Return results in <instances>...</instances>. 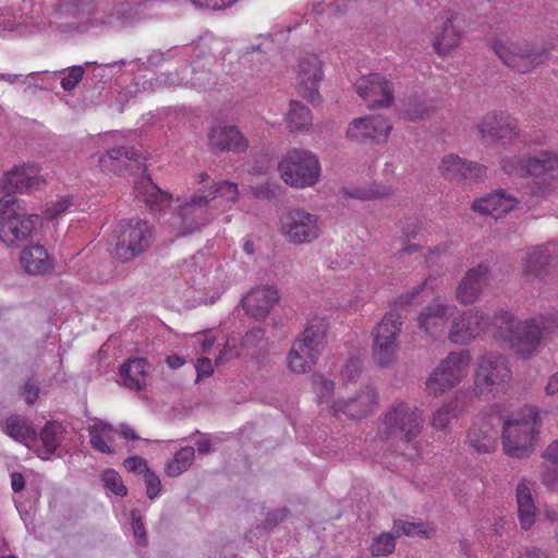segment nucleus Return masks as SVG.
I'll return each instance as SVG.
<instances>
[{
	"label": "nucleus",
	"instance_id": "obj_1",
	"mask_svg": "<svg viewBox=\"0 0 558 558\" xmlns=\"http://www.w3.org/2000/svg\"><path fill=\"white\" fill-rule=\"evenodd\" d=\"M495 337L504 341L522 359L532 356L542 339L558 327V315L519 319L511 312L501 310L494 316Z\"/></svg>",
	"mask_w": 558,
	"mask_h": 558
},
{
	"label": "nucleus",
	"instance_id": "obj_2",
	"mask_svg": "<svg viewBox=\"0 0 558 558\" xmlns=\"http://www.w3.org/2000/svg\"><path fill=\"white\" fill-rule=\"evenodd\" d=\"M424 427L423 411L404 401H395L379 416V434L383 439L400 437L409 447L402 454L408 460L421 456V446L416 438Z\"/></svg>",
	"mask_w": 558,
	"mask_h": 558
},
{
	"label": "nucleus",
	"instance_id": "obj_3",
	"mask_svg": "<svg viewBox=\"0 0 558 558\" xmlns=\"http://www.w3.org/2000/svg\"><path fill=\"white\" fill-rule=\"evenodd\" d=\"M538 409L524 405L505 417L501 442L505 453L511 458H527L534 451L541 432Z\"/></svg>",
	"mask_w": 558,
	"mask_h": 558
},
{
	"label": "nucleus",
	"instance_id": "obj_4",
	"mask_svg": "<svg viewBox=\"0 0 558 558\" xmlns=\"http://www.w3.org/2000/svg\"><path fill=\"white\" fill-rule=\"evenodd\" d=\"M512 372L507 359L497 352H486L478 357L473 378V392L477 397L495 399L510 388Z\"/></svg>",
	"mask_w": 558,
	"mask_h": 558
},
{
	"label": "nucleus",
	"instance_id": "obj_5",
	"mask_svg": "<svg viewBox=\"0 0 558 558\" xmlns=\"http://www.w3.org/2000/svg\"><path fill=\"white\" fill-rule=\"evenodd\" d=\"M493 49L501 62L518 73L526 74L544 63L551 46H535L525 39H497Z\"/></svg>",
	"mask_w": 558,
	"mask_h": 558
},
{
	"label": "nucleus",
	"instance_id": "obj_6",
	"mask_svg": "<svg viewBox=\"0 0 558 558\" xmlns=\"http://www.w3.org/2000/svg\"><path fill=\"white\" fill-rule=\"evenodd\" d=\"M403 319L397 312L386 313L371 332L372 359L376 366L387 368L392 366L399 356V337L402 330Z\"/></svg>",
	"mask_w": 558,
	"mask_h": 558
},
{
	"label": "nucleus",
	"instance_id": "obj_7",
	"mask_svg": "<svg viewBox=\"0 0 558 558\" xmlns=\"http://www.w3.org/2000/svg\"><path fill=\"white\" fill-rule=\"evenodd\" d=\"M39 223V216L26 213L25 204L15 196L0 199V241L14 245L26 240Z\"/></svg>",
	"mask_w": 558,
	"mask_h": 558
},
{
	"label": "nucleus",
	"instance_id": "obj_8",
	"mask_svg": "<svg viewBox=\"0 0 558 558\" xmlns=\"http://www.w3.org/2000/svg\"><path fill=\"white\" fill-rule=\"evenodd\" d=\"M472 361L468 350L452 351L439 361L425 381L428 396L438 398L460 385Z\"/></svg>",
	"mask_w": 558,
	"mask_h": 558
},
{
	"label": "nucleus",
	"instance_id": "obj_9",
	"mask_svg": "<svg viewBox=\"0 0 558 558\" xmlns=\"http://www.w3.org/2000/svg\"><path fill=\"white\" fill-rule=\"evenodd\" d=\"M114 257L129 263L143 255L151 245L154 234L146 220L132 218L121 221L116 230Z\"/></svg>",
	"mask_w": 558,
	"mask_h": 558
},
{
	"label": "nucleus",
	"instance_id": "obj_10",
	"mask_svg": "<svg viewBox=\"0 0 558 558\" xmlns=\"http://www.w3.org/2000/svg\"><path fill=\"white\" fill-rule=\"evenodd\" d=\"M214 196L213 193L205 194V191L199 189L189 201L179 204L171 222L177 235L184 236L201 231L213 221L215 214L209 205Z\"/></svg>",
	"mask_w": 558,
	"mask_h": 558
},
{
	"label": "nucleus",
	"instance_id": "obj_11",
	"mask_svg": "<svg viewBox=\"0 0 558 558\" xmlns=\"http://www.w3.org/2000/svg\"><path fill=\"white\" fill-rule=\"evenodd\" d=\"M326 342L324 326H310L294 340L289 354L288 367L291 372H310L318 362Z\"/></svg>",
	"mask_w": 558,
	"mask_h": 558
},
{
	"label": "nucleus",
	"instance_id": "obj_12",
	"mask_svg": "<svg viewBox=\"0 0 558 558\" xmlns=\"http://www.w3.org/2000/svg\"><path fill=\"white\" fill-rule=\"evenodd\" d=\"M278 170L287 184L295 187H307L318 181L320 163L312 151L292 149L279 162Z\"/></svg>",
	"mask_w": 558,
	"mask_h": 558
},
{
	"label": "nucleus",
	"instance_id": "obj_13",
	"mask_svg": "<svg viewBox=\"0 0 558 558\" xmlns=\"http://www.w3.org/2000/svg\"><path fill=\"white\" fill-rule=\"evenodd\" d=\"M500 167L510 177L538 178L558 169V154L542 150L533 157L507 156L500 160Z\"/></svg>",
	"mask_w": 558,
	"mask_h": 558
},
{
	"label": "nucleus",
	"instance_id": "obj_14",
	"mask_svg": "<svg viewBox=\"0 0 558 558\" xmlns=\"http://www.w3.org/2000/svg\"><path fill=\"white\" fill-rule=\"evenodd\" d=\"M280 231L290 243H311L320 235L319 219L304 209H290L280 217Z\"/></svg>",
	"mask_w": 558,
	"mask_h": 558
},
{
	"label": "nucleus",
	"instance_id": "obj_15",
	"mask_svg": "<svg viewBox=\"0 0 558 558\" xmlns=\"http://www.w3.org/2000/svg\"><path fill=\"white\" fill-rule=\"evenodd\" d=\"M392 124L381 114H369L352 120L347 129V137L359 144H386L389 140Z\"/></svg>",
	"mask_w": 558,
	"mask_h": 558
},
{
	"label": "nucleus",
	"instance_id": "obj_16",
	"mask_svg": "<svg viewBox=\"0 0 558 558\" xmlns=\"http://www.w3.org/2000/svg\"><path fill=\"white\" fill-rule=\"evenodd\" d=\"M494 320L487 314L477 308L462 312L451 322L448 338L458 345H466L482 333L486 332Z\"/></svg>",
	"mask_w": 558,
	"mask_h": 558
},
{
	"label": "nucleus",
	"instance_id": "obj_17",
	"mask_svg": "<svg viewBox=\"0 0 558 558\" xmlns=\"http://www.w3.org/2000/svg\"><path fill=\"white\" fill-rule=\"evenodd\" d=\"M478 133L486 143H513L520 134L517 120L505 112H488L477 124Z\"/></svg>",
	"mask_w": 558,
	"mask_h": 558
},
{
	"label": "nucleus",
	"instance_id": "obj_18",
	"mask_svg": "<svg viewBox=\"0 0 558 558\" xmlns=\"http://www.w3.org/2000/svg\"><path fill=\"white\" fill-rule=\"evenodd\" d=\"M355 89L368 109L390 107L395 99L391 83L379 73L360 77L355 83Z\"/></svg>",
	"mask_w": 558,
	"mask_h": 558
},
{
	"label": "nucleus",
	"instance_id": "obj_19",
	"mask_svg": "<svg viewBox=\"0 0 558 558\" xmlns=\"http://www.w3.org/2000/svg\"><path fill=\"white\" fill-rule=\"evenodd\" d=\"M378 407L377 391L371 387L365 386L352 398L338 400L329 405L331 415L338 420L342 416L352 420H360L371 415Z\"/></svg>",
	"mask_w": 558,
	"mask_h": 558
},
{
	"label": "nucleus",
	"instance_id": "obj_20",
	"mask_svg": "<svg viewBox=\"0 0 558 558\" xmlns=\"http://www.w3.org/2000/svg\"><path fill=\"white\" fill-rule=\"evenodd\" d=\"M40 168L35 162H25L14 166L7 171L0 181V190L7 195L13 196V193H27L38 190L44 183L39 174Z\"/></svg>",
	"mask_w": 558,
	"mask_h": 558
},
{
	"label": "nucleus",
	"instance_id": "obj_21",
	"mask_svg": "<svg viewBox=\"0 0 558 558\" xmlns=\"http://www.w3.org/2000/svg\"><path fill=\"white\" fill-rule=\"evenodd\" d=\"M322 62L315 54L302 58L296 68V87L299 94L314 102L319 99V83L323 80Z\"/></svg>",
	"mask_w": 558,
	"mask_h": 558
},
{
	"label": "nucleus",
	"instance_id": "obj_22",
	"mask_svg": "<svg viewBox=\"0 0 558 558\" xmlns=\"http://www.w3.org/2000/svg\"><path fill=\"white\" fill-rule=\"evenodd\" d=\"M489 279V266L486 263H480L477 266L470 268L456 289V299L462 305L475 303Z\"/></svg>",
	"mask_w": 558,
	"mask_h": 558
},
{
	"label": "nucleus",
	"instance_id": "obj_23",
	"mask_svg": "<svg viewBox=\"0 0 558 558\" xmlns=\"http://www.w3.org/2000/svg\"><path fill=\"white\" fill-rule=\"evenodd\" d=\"M438 170L446 180L465 182L481 180L485 175L486 167L449 154L444 156Z\"/></svg>",
	"mask_w": 558,
	"mask_h": 558
},
{
	"label": "nucleus",
	"instance_id": "obj_24",
	"mask_svg": "<svg viewBox=\"0 0 558 558\" xmlns=\"http://www.w3.org/2000/svg\"><path fill=\"white\" fill-rule=\"evenodd\" d=\"M278 301L279 294L275 286H257L242 299V306L247 316L263 319Z\"/></svg>",
	"mask_w": 558,
	"mask_h": 558
},
{
	"label": "nucleus",
	"instance_id": "obj_25",
	"mask_svg": "<svg viewBox=\"0 0 558 558\" xmlns=\"http://www.w3.org/2000/svg\"><path fill=\"white\" fill-rule=\"evenodd\" d=\"M456 19L453 13H447L433 33L432 46L434 51L440 57L449 54L461 41L462 34L454 25Z\"/></svg>",
	"mask_w": 558,
	"mask_h": 558
},
{
	"label": "nucleus",
	"instance_id": "obj_26",
	"mask_svg": "<svg viewBox=\"0 0 558 558\" xmlns=\"http://www.w3.org/2000/svg\"><path fill=\"white\" fill-rule=\"evenodd\" d=\"M448 305L440 299H434L418 315V328L433 338L442 333L447 324Z\"/></svg>",
	"mask_w": 558,
	"mask_h": 558
},
{
	"label": "nucleus",
	"instance_id": "obj_27",
	"mask_svg": "<svg viewBox=\"0 0 558 558\" xmlns=\"http://www.w3.org/2000/svg\"><path fill=\"white\" fill-rule=\"evenodd\" d=\"M517 204L518 199L513 195L499 190L485 197L475 199L472 208L474 211L498 219L512 210Z\"/></svg>",
	"mask_w": 558,
	"mask_h": 558
},
{
	"label": "nucleus",
	"instance_id": "obj_28",
	"mask_svg": "<svg viewBox=\"0 0 558 558\" xmlns=\"http://www.w3.org/2000/svg\"><path fill=\"white\" fill-rule=\"evenodd\" d=\"M209 145L219 151H243L247 148V141L235 126L216 125L208 134Z\"/></svg>",
	"mask_w": 558,
	"mask_h": 558
},
{
	"label": "nucleus",
	"instance_id": "obj_29",
	"mask_svg": "<svg viewBox=\"0 0 558 558\" xmlns=\"http://www.w3.org/2000/svg\"><path fill=\"white\" fill-rule=\"evenodd\" d=\"M553 245L534 248L522 264V277L526 280L544 278L554 263H558V256H554Z\"/></svg>",
	"mask_w": 558,
	"mask_h": 558
},
{
	"label": "nucleus",
	"instance_id": "obj_30",
	"mask_svg": "<svg viewBox=\"0 0 558 558\" xmlns=\"http://www.w3.org/2000/svg\"><path fill=\"white\" fill-rule=\"evenodd\" d=\"M134 191L136 197L143 202L154 211H162L170 206L172 195L166 191L160 190L149 177H142L135 182Z\"/></svg>",
	"mask_w": 558,
	"mask_h": 558
},
{
	"label": "nucleus",
	"instance_id": "obj_31",
	"mask_svg": "<svg viewBox=\"0 0 558 558\" xmlns=\"http://www.w3.org/2000/svg\"><path fill=\"white\" fill-rule=\"evenodd\" d=\"M149 366L145 357H130L124 361L119 369L124 387L131 390H143L146 387Z\"/></svg>",
	"mask_w": 558,
	"mask_h": 558
},
{
	"label": "nucleus",
	"instance_id": "obj_32",
	"mask_svg": "<svg viewBox=\"0 0 558 558\" xmlns=\"http://www.w3.org/2000/svg\"><path fill=\"white\" fill-rule=\"evenodd\" d=\"M20 262L25 271L33 276H43L48 274L53 262L47 250L39 244L29 245L23 248Z\"/></svg>",
	"mask_w": 558,
	"mask_h": 558
},
{
	"label": "nucleus",
	"instance_id": "obj_33",
	"mask_svg": "<svg viewBox=\"0 0 558 558\" xmlns=\"http://www.w3.org/2000/svg\"><path fill=\"white\" fill-rule=\"evenodd\" d=\"M138 153L133 147L121 146L109 149L99 158L102 170L121 174L131 168L132 163H138Z\"/></svg>",
	"mask_w": 558,
	"mask_h": 558
},
{
	"label": "nucleus",
	"instance_id": "obj_34",
	"mask_svg": "<svg viewBox=\"0 0 558 558\" xmlns=\"http://www.w3.org/2000/svg\"><path fill=\"white\" fill-rule=\"evenodd\" d=\"M64 428L61 423L49 421L43 427L39 434L40 446L37 447L36 453L41 460H49L50 457L59 448Z\"/></svg>",
	"mask_w": 558,
	"mask_h": 558
},
{
	"label": "nucleus",
	"instance_id": "obj_35",
	"mask_svg": "<svg viewBox=\"0 0 558 558\" xmlns=\"http://www.w3.org/2000/svg\"><path fill=\"white\" fill-rule=\"evenodd\" d=\"M4 432L7 435L15 439L16 441L22 442L28 448L32 445L37 442V432L32 425V423L21 416V415H11L5 420Z\"/></svg>",
	"mask_w": 558,
	"mask_h": 558
},
{
	"label": "nucleus",
	"instance_id": "obj_36",
	"mask_svg": "<svg viewBox=\"0 0 558 558\" xmlns=\"http://www.w3.org/2000/svg\"><path fill=\"white\" fill-rule=\"evenodd\" d=\"M90 446L106 454H112L116 452L114 448L111 447V442L116 436V429L108 423L97 421L87 428Z\"/></svg>",
	"mask_w": 558,
	"mask_h": 558
},
{
	"label": "nucleus",
	"instance_id": "obj_37",
	"mask_svg": "<svg viewBox=\"0 0 558 558\" xmlns=\"http://www.w3.org/2000/svg\"><path fill=\"white\" fill-rule=\"evenodd\" d=\"M265 338V330L260 327L250 329L241 339L240 348L234 345V339H228L223 350L217 356V362L228 355L229 357H238L245 354L248 349L256 348Z\"/></svg>",
	"mask_w": 558,
	"mask_h": 558
},
{
	"label": "nucleus",
	"instance_id": "obj_38",
	"mask_svg": "<svg viewBox=\"0 0 558 558\" xmlns=\"http://www.w3.org/2000/svg\"><path fill=\"white\" fill-rule=\"evenodd\" d=\"M468 442L477 452H490L495 448L496 432L488 423H474L468 433Z\"/></svg>",
	"mask_w": 558,
	"mask_h": 558
},
{
	"label": "nucleus",
	"instance_id": "obj_39",
	"mask_svg": "<svg viewBox=\"0 0 558 558\" xmlns=\"http://www.w3.org/2000/svg\"><path fill=\"white\" fill-rule=\"evenodd\" d=\"M311 110L300 101L292 100L286 116L287 126L290 131L307 130L312 125Z\"/></svg>",
	"mask_w": 558,
	"mask_h": 558
},
{
	"label": "nucleus",
	"instance_id": "obj_40",
	"mask_svg": "<svg viewBox=\"0 0 558 558\" xmlns=\"http://www.w3.org/2000/svg\"><path fill=\"white\" fill-rule=\"evenodd\" d=\"M194 448H181L174 458L166 465L165 472L168 476L175 477L185 472L194 460Z\"/></svg>",
	"mask_w": 558,
	"mask_h": 558
},
{
	"label": "nucleus",
	"instance_id": "obj_41",
	"mask_svg": "<svg viewBox=\"0 0 558 558\" xmlns=\"http://www.w3.org/2000/svg\"><path fill=\"white\" fill-rule=\"evenodd\" d=\"M458 399L451 398L433 414L432 426L436 429H446L457 415Z\"/></svg>",
	"mask_w": 558,
	"mask_h": 558
},
{
	"label": "nucleus",
	"instance_id": "obj_42",
	"mask_svg": "<svg viewBox=\"0 0 558 558\" xmlns=\"http://www.w3.org/2000/svg\"><path fill=\"white\" fill-rule=\"evenodd\" d=\"M203 190L205 191V194L213 193L215 195L213 197V202L217 198H225L228 202H234L239 194L238 185L230 181H221Z\"/></svg>",
	"mask_w": 558,
	"mask_h": 558
},
{
	"label": "nucleus",
	"instance_id": "obj_43",
	"mask_svg": "<svg viewBox=\"0 0 558 558\" xmlns=\"http://www.w3.org/2000/svg\"><path fill=\"white\" fill-rule=\"evenodd\" d=\"M396 535L392 533H381L376 536L369 547L372 556H387L396 548Z\"/></svg>",
	"mask_w": 558,
	"mask_h": 558
},
{
	"label": "nucleus",
	"instance_id": "obj_44",
	"mask_svg": "<svg viewBox=\"0 0 558 558\" xmlns=\"http://www.w3.org/2000/svg\"><path fill=\"white\" fill-rule=\"evenodd\" d=\"M312 384L318 402H329L333 393L335 383L324 375L316 373L312 375Z\"/></svg>",
	"mask_w": 558,
	"mask_h": 558
},
{
	"label": "nucleus",
	"instance_id": "obj_45",
	"mask_svg": "<svg viewBox=\"0 0 558 558\" xmlns=\"http://www.w3.org/2000/svg\"><path fill=\"white\" fill-rule=\"evenodd\" d=\"M390 193L389 189L385 186H380L374 184L368 187H354L347 192V194L352 198H357L361 201H373L378 199L383 196H386Z\"/></svg>",
	"mask_w": 558,
	"mask_h": 558
},
{
	"label": "nucleus",
	"instance_id": "obj_46",
	"mask_svg": "<svg viewBox=\"0 0 558 558\" xmlns=\"http://www.w3.org/2000/svg\"><path fill=\"white\" fill-rule=\"evenodd\" d=\"M104 485L118 496H126L128 489L123 485L121 476L112 469L106 470L101 475Z\"/></svg>",
	"mask_w": 558,
	"mask_h": 558
},
{
	"label": "nucleus",
	"instance_id": "obj_47",
	"mask_svg": "<svg viewBox=\"0 0 558 558\" xmlns=\"http://www.w3.org/2000/svg\"><path fill=\"white\" fill-rule=\"evenodd\" d=\"M538 509L535 502L518 506L519 522L523 530H529L535 523Z\"/></svg>",
	"mask_w": 558,
	"mask_h": 558
},
{
	"label": "nucleus",
	"instance_id": "obj_48",
	"mask_svg": "<svg viewBox=\"0 0 558 558\" xmlns=\"http://www.w3.org/2000/svg\"><path fill=\"white\" fill-rule=\"evenodd\" d=\"M541 481L550 492L558 493V464L543 465Z\"/></svg>",
	"mask_w": 558,
	"mask_h": 558
},
{
	"label": "nucleus",
	"instance_id": "obj_49",
	"mask_svg": "<svg viewBox=\"0 0 558 558\" xmlns=\"http://www.w3.org/2000/svg\"><path fill=\"white\" fill-rule=\"evenodd\" d=\"M393 531H395L396 537H399L401 534H404L408 536L425 534L423 524H416L413 522L401 521V520L395 521Z\"/></svg>",
	"mask_w": 558,
	"mask_h": 558
},
{
	"label": "nucleus",
	"instance_id": "obj_50",
	"mask_svg": "<svg viewBox=\"0 0 558 558\" xmlns=\"http://www.w3.org/2000/svg\"><path fill=\"white\" fill-rule=\"evenodd\" d=\"M84 73L85 70L81 65L70 68L68 75L64 76L60 82L61 87L68 92L74 89L82 81Z\"/></svg>",
	"mask_w": 558,
	"mask_h": 558
},
{
	"label": "nucleus",
	"instance_id": "obj_51",
	"mask_svg": "<svg viewBox=\"0 0 558 558\" xmlns=\"http://www.w3.org/2000/svg\"><path fill=\"white\" fill-rule=\"evenodd\" d=\"M362 371V361L359 357H350L341 368V378L344 381L355 380Z\"/></svg>",
	"mask_w": 558,
	"mask_h": 558
},
{
	"label": "nucleus",
	"instance_id": "obj_52",
	"mask_svg": "<svg viewBox=\"0 0 558 558\" xmlns=\"http://www.w3.org/2000/svg\"><path fill=\"white\" fill-rule=\"evenodd\" d=\"M72 205V198L70 196H62L52 203L44 213L45 218L52 220L68 210Z\"/></svg>",
	"mask_w": 558,
	"mask_h": 558
},
{
	"label": "nucleus",
	"instance_id": "obj_53",
	"mask_svg": "<svg viewBox=\"0 0 558 558\" xmlns=\"http://www.w3.org/2000/svg\"><path fill=\"white\" fill-rule=\"evenodd\" d=\"M131 525L133 530V535L140 545L147 544L146 531L144 527V523L142 521V517L138 510H132L131 512Z\"/></svg>",
	"mask_w": 558,
	"mask_h": 558
},
{
	"label": "nucleus",
	"instance_id": "obj_54",
	"mask_svg": "<svg viewBox=\"0 0 558 558\" xmlns=\"http://www.w3.org/2000/svg\"><path fill=\"white\" fill-rule=\"evenodd\" d=\"M533 486L534 484L527 480L519 482L515 494L518 506L535 502L532 494Z\"/></svg>",
	"mask_w": 558,
	"mask_h": 558
},
{
	"label": "nucleus",
	"instance_id": "obj_55",
	"mask_svg": "<svg viewBox=\"0 0 558 558\" xmlns=\"http://www.w3.org/2000/svg\"><path fill=\"white\" fill-rule=\"evenodd\" d=\"M143 476L146 483V494L148 498H156L161 489V482L159 477L150 469L146 470Z\"/></svg>",
	"mask_w": 558,
	"mask_h": 558
},
{
	"label": "nucleus",
	"instance_id": "obj_56",
	"mask_svg": "<svg viewBox=\"0 0 558 558\" xmlns=\"http://www.w3.org/2000/svg\"><path fill=\"white\" fill-rule=\"evenodd\" d=\"M426 281H422L411 290H408L405 293L400 294L393 302L395 306L403 307L413 303L415 298L418 295L421 291H423Z\"/></svg>",
	"mask_w": 558,
	"mask_h": 558
},
{
	"label": "nucleus",
	"instance_id": "obj_57",
	"mask_svg": "<svg viewBox=\"0 0 558 558\" xmlns=\"http://www.w3.org/2000/svg\"><path fill=\"white\" fill-rule=\"evenodd\" d=\"M194 343L199 347L202 353H209L217 338L211 331H204L193 336Z\"/></svg>",
	"mask_w": 558,
	"mask_h": 558
},
{
	"label": "nucleus",
	"instance_id": "obj_58",
	"mask_svg": "<svg viewBox=\"0 0 558 558\" xmlns=\"http://www.w3.org/2000/svg\"><path fill=\"white\" fill-rule=\"evenodd\" d=\"M124 468L129 472L143 474L146 470H149L147 466L146 460L138 456L129 457L123 462Z\"/></svg>",
	"mask_w": 558,
	"mask_h": 558
},
{
	"label": "nucleus",
	"instance_id": "obj_59",
	"mask_svg": "<svg viewBox=\"0 0 558 558\" xmlns=\"http://www.w3.org/2000/svg\"><path fill=\"white\" fill-rule=\"evenodd\" d=\"M426 116L427 109L423 104L420 102L410 104L408 108L403 111L404 119L409 121L424 119Z\"/></svg>",
	"mask_w": 558,
	"mask_h": 558
},
{
	"label": "nucleus",
	"instance_id": "obj_60",
	"mask_svg": "<svg viewBox=\"0 0 558 558\" xmlns=\"http://www.w3.org/2000/svg\"><path fill=\"white\" fill-rule=\"evenodd\" d=\"M73 13L76 15H90L95 12V0H72Z\"/></svg>",
	"mask_w": 558,
	"mask_h": 558
},
{
	"label": "nucleus",
	"instance_id": "obj_61",
	"mask_svg": "<svg viewBox=\"0 0 558 558\" xmlns=\"http://www.w3.org/2000/svg\"><path fill=\"white\" fill-rule=\"evenodd\" d=\"M196 373H197V380L204 377H209L214 373V366L211 363V360L208 357H201L197 359L195 364Z\"/></svg>",
	"mask_w": 558,
	"mask_h": 558
},
{
	"label": "nucleus",
	"instance_id": "obj_62",
	"mask_svg": "<svg viewBox=\"0 0 558 558\" xmlns=\"http://www.w3.org/2000/svg\"><path fill=\"white\" fill-rule=\"evenodd\" d=\"M448 244L444 243L436 245L434 248H428L426 253L422 255L423 262L426 265L434 264L435 260L448 251Z\"/></svg>",
	"mask_w": 558,
	"mask_h": 558
},
{
	"label": "nucleus",
	"instance_id": "obj_63",
	"mask_svg": "<svg viewBox=\"0 0 558 558\" xmlns=\"http://www.w3.org/2000/svg\"><path fill=\"white\" fill-rule=\"evenodd\" d=\"M38 392H39V389L34 381L28 380L25 384L23 395L25 397V401L27 402V404L35 403V401L38 398Z\"/></svg>",
	"mask_w": 558,
	"mask_h": 558
},
{
	"label": "nucleus",
	"instance_id": "obj_64",
	"mask_svg": "<svg viewBox=\"0 0 558 558\" xmlns=\"http://www.w3.org/2000/svg\"><path fill=\"white\" fill-rule=\"evenodd\" d=\"M544 458L549 463L558 464V439L553 441L545 450Z\"/></svg>",
	"mask_w": 558,
	"mask_h": 558
}]
</instances>
